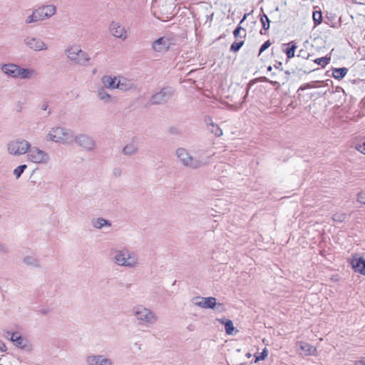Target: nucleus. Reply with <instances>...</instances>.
<instances>
[{"label":"nucleus","instance_id":"obj_50","mask_svg":"<svg viewBox=\"0 0 365 365\" xmlns=\"http://www.w3.org/2000/svg\"><path fill=\"white\" fill-rule=\"evenodd\" d=\"M48 106V103H44L42 105V106H41V109L46 110L47 109Z\"/></svg>","mask_w":365,"mask_h":365},{"label":"nucleus","instance_id":"obj_14","mask_svg":"<svg viewBox=\"0 0 365 365\" xmlns=\"http://www.w3.org/2000/svg\"><path fill=\"white\" fill-rule=\"evenodd\" d=\"M36 9L41 21L51 18L56 13V7L53 4L45 5Z\"/></svg>","mask_w":365,"mask_h":365},{"label":"nucleus","instance_id":"obj_55","mask_svg":"<svg viewBox=\"0 0 365 365\" xmlns=\"http://www.w3.org/2000/svg\"><path fill=\"white\" fill-rule=\"evenodd\" d=\"M247 357H250V356H251V354L248 353V354H247Z\"/></svg>","mask_w":365,"mask_h":365},{"label":"nucleus","instance_id":"obj_20","mask_svg":"<svg viewBox=\"0 0 365 365\" xmlns=\"http://www.w3.org/2000/svg\"><path fill=\"white\" fill-rule=\"evenodd\" d=\"M134 87V84L131 81L120 76H118L116 89H119L122 91H127L133 89Z\"/></svg>","mask_w":365,"mask_h":365},{"label":"nucleus","instance_id":"obj_48","mask_svg":"<svg viewBox=\"0 0 365 365\" xmlns=\"http://www.w3.org/2000/svg\"><path fill=\"white\" fill-rule=\"evenodd\" d=\"M6 349H6L5 344L2 341H0V351L4 352V351H6Z\"/></svg>","mask_w":365,"mask_h":365},{"label":"nucleus","instance_id":"obj_24","mask_svg":"<svg viewBox=\"0 0 365 365\" xmlns=\"http://www.w3.org/2000/svg\"><path fill=\"white\" fill-rule=\"evenodd\" d=\"M138 152V148L137 144L134 143H130L125 145L122 149V153L127 156H132L137 154Z\"/></svg>","mask_w":365,"mask_h":365},{"label":"nucleus","instance_id":"obj_17","mask_svg":"<svg viewBox=\"0 0 365 365\" xmlns=\"http://www.w3.org/2000/svg\"><path fill=\"white\" fill-rule=\"evenodd\" d=\"M19 66L15 63H4L1 65V71L7 76L16 78Z\"/></svg>","mask_w":365,"mask_h":365},{"label":"nucleus","instance_id":"obj_1","mask_svg":"<svg viewBox=\"0 0 365 365\" xmlns=\"http://www.w3.org/2000/svg\"><path fill=\"white\" fill-rule=\"evenodd\" d=\"M111 254L113 262L119 267L134 269L139 266L138 255L127 247L112 249Z\"/></svg>","mask_w":365,"mask_h":365},{"label":"nucleus","instance_id":"obj_43","mask_svg":"<svg viewBox=\"0 0 365 365\" xmlns=\"http://www.w3.org/2000/svg\"><path fill=\"white\" fill-rule=\"evenodd\" d=\"M9 252L8 247L4 244L0 243V253L1 254H7Z\"/></svg>","mask_w":365,"mask_h":365},{"label":"nucleus","instance_id":"obj_9","mask_svg":"<svg viewBox=\"0 0 365 365\" xmlns=\"http://www.w3.org/2000/svg\"><path fill=\"white\" fill-rule=\"evenodd\" d=\"M74 142L86 151L91 152L96 148V141L86 134H78L74 135Z\"/></svg>","mask_w":365,"mask_h":365},{"label":"nucleus","instance_id":"obj_39","mask_svg":"<svg viewBox=\"0 0 365 365\" xmlns=\"http://www.w3.org/2000/svg\"><path fill=\"white\" fill-rule=\"evenodd\" d=\"M297 56L303 59H308L310 56V54L307 52L306 49H301L299 51Z\"/></svg>","mask_w":365,"mask_h":365},{"label":"nucleus","instance_id":"obj_7","mask_svg":"<svg viewBox=\"0 0 365 365\" xmlns=\"http://www.w3.org/2000/svg\"><path fill=\"white\" fill-rule=\"evenodd\" d=\"M26 154L27 160L35 164H46L50 160L48 153L36 146L32 147L31 143Z\"/></svg>","mask_w":365,"mask_h":365},{"label":"nucleus","instance_id":"obj_53","mask_svg":"<svg viewBox=\"0 0 365 365\" xmlns=\"http://www.w3.org/2000/svg\"><path fill=\"white\" fill-rule=\"evenodd\" d=\"M281 66H282V63H281V62H279V63H278L277 66H275V67H276L277 68H279V67H280Z\"/></svg>","mask_w":365,"mask_h":365},{"label":"nucleus","instance_id":"obj_29","mask_svg":"<svg viewBox=\"0 0 365 365\" xmlns=\"http://www.w3.org/2000/svg\"><path fill=\"white\" fill-rule=\"evenodd\" d=\"M26 168L27 165L26 164L19 165L13 170V174L16 179H19Z\"/></svg>","mask_w":365,"mask_h":365},{"label":"nucleus","instance_id":"obj_8","mask_svg":"<svg viewBox=\"0 0 365 365\" xmlns=\"http://www.w3.org/2000/svg\"><path fill=\"white\" fill-rule=\"evenodd\" d=\"M174 94V91L170 87L163 88L159 92L153 94L150 102L152 105H159L166 103Z\"/></svg>","mask_w":365,"mask_h":365},{"label":"nucleus","instance_id":"obj_45","mask_svg":"<svg viewBox=\"0 0 365 365\" xmlns=\"http://www.w3.org/2000/svg\"><path fill=\"white\" fill-rule=\"evenodd\" d=\"M7 334H8L9 336H11L10 339H11V341H13L14 343V339H16V337H18V336H21L18 333H11V332H9V331H7Z\"/></svg>","mask_w":365,"mask_h":365},{"label":"nucleus","instance_id":"obj_31","mask_svg":"<svg viewBox=\"0 0 365 365\" xmlns=\"http://www.w3.org/2000/svg\"><path fill=\"white\" fill-rule=\"evenodd\" d=\"M260 21L262 24V28L264 30H268L269 28L270 21L265 14L260 15Z\"/></svg>","mask_w":365,"mask_h":365},{"label":"nucleus","instance_id":"obj_21","mask_svg":"<svg viewBox=\"0 0 365 365\" xmlns=\"http://www.w3.org/2000/svg\"><path fill=\"white\" fill-rule=\"evenodd\" d=\"M37 75L36 71L32 68H23L19 66L18 72L16 78L30 79Z\"/></svg>","mask_w":365,"mask_h":365},{"label":"nucleus","instance_id":"obj_38","mask_svg":"<svg viewBox=\"0 0 365 365\" xmlns=\"http://www.w3.org/2000/svg\"><path fill=\"white\" fill-rule=\"evenodd\" d=\"M354 148L356 150L365 155V140L363 143H356Z\"/></svg>","mask_w":365,"mask_h":365},{"label":"nucleus","instance_id":"obj_37","mask_svg":"<svg viewBox=\"0 0 365 365\" xmlns=\"http://www.w3.org/2000/svg\"><path fill=\"white\" fill-rule=\"evenodd\" d=\"M296 48L297 46L295 44H293L290 48H288L286 50V55L287 58H292L294 56Z\"/></svg>","mask_w":365,"mask_h":365},{"label":"nucleus","instance_id":"obj_44","mask_svg":"<svg viewBox=\"0 0 365 365\" xmlns=\"http://www.w3.org/2000/svg\"><path fill=\"white\" fill-rule=\"evenodd\" d=\"M205 123H206V125L207 126H212V125H214L215 123H213L212 121V118H210V116H206L205 118Z\"/></svg>","mask_w":365,"mask_h":365},{"label":"nucleus","instance_id":"obj_22","mask_svg":"<svg viewBox=\"0 0 365 365\" xmlns=\"http://www.w3.org/2000/svg\"><path fill=\"white\" fill-rule=\"evenodd\" d=\"M351 264L356 272L365 275V259L363 257L354 258L351 260Z\"/></svg>","mask_w":365,"mask_h":365},{"label":"nucleus","instance_id":"obj_36","mask_svg":"<svg viewBox=\"0 0 365 365\" xmlns=\"http://www.w3.org/2000/svg\"><path fill=\"white\" fill-rule=\"evenodd\" d=\"M25 342H26V339L24 337H22L21 336H18V337H16V339H14L15 345L20 348H24L26 346Z\"/></svg>","mask_w":365,"mask_h":365},{"label":"nucleus","instance_id":"obj_5","mask_svg":"<svg viewBox=\"0 0 365 365\" xmlns=\"http://www.w3.org/2000/svg\"><path fill=\"white\" fill-rule=\"evenodd\" d=\"M30 148V143L24 138H17L9 140L6 149L9 155L15 157H19L26 155L28 149Z\"/></svg>","mask_w":365,"mask_h":365},{"label":"nucleus","instance_id":"obj_23","mask_svg":"<svg viewBox=\"0 0 365 365\" xmlns=\"http://www.w3.org/2000/svg\"><path fill=\"white\" fill-rule=\"evenodd\" d=\"M91 225L94 228L102 229L104 227H110L111 222L103 217L93 218L91 220Z\"/></svg>","mask_w":365,"mask_h":365},{"label":"nucleus","instance_id":"obj_3","mask_svg":"<svg viewBox=\"0 0 365 365\" xmlns=\"http://www.w3.org/2000/svg\"><path fill=\"white\" fill-rule=\"evenodd\" d=\"M133 314L140 326L150 327L158 320L156 314L143 305L138 304L133 308Z\"/></svg>","mask_w":365,"mask_h":365},{"label":"nucleus","instance_id":"obj_16","mask_svg":"<svg viewBox=\"0 0 365 365\" xmlns=\"http://www.w3.org/2000/svg\"><path fill=\"white\" fill-rule=\"evenodd\" d=\"M96 96L105 104L113 103L116 101L115 97L108 93L105 88H99L96 91Z\"/></svg>","mask_w":365,"mask_h":365},{"label":"nucleus","instance_id":"obj_42","mask_svg":"<svg viewBox=\"0 0 365 365\" xmlns=\"http://www.w3.org/2000/svg\"><path fill=\"white\" fill-rule=\"evenodd\" d=\"M241 31H243L245 32L244 37L246 36L245 30L242 28L240 26H238L233 31V35L235 38H237L240 36V33Z\"/></svg>","mask_w":365,"mask_h":365},{"label":"nucleus","instance_id":"obj_41","mask_svg":"<svg viewBox=\"0 0 365 365\" xmlns=\"http://www.w3.org/2000/svg\"><path fill=\"white\" fill-rule=\"evenodd\" d=\"M357 201L365 205V191L360 192L357 195Z\"/></svg>","mask_w":365,"mask_h":365},{"label":"nucleus","instance_id":"obj_32","mask_svg":"<svg viewBox=\"0 0 365 365\" xmlns=\"http://www.w3.org/2000/svg\"><path fill=\"white\" fill-rule=\"evenodd\" d=\"M330 60H331L330 57L324 56V57L316 58L314 61V62L317 63L318 65L322 66V67H324L325 66H327V64L329 63Z\"/></svg>","mask_w":365,"mask_h":365},{"label":"nucleus","instance_id":"obj_46","mask_svg":"<svg viewBox=\"0 0 365 365\" xmlns=\"http://www.w3.org/2000/svg\"><path fill=\"white\" fill-rule=\"evenodd\" d=\"M113 173L115 177H120L121 175L122 171L120 168H115L113 170Z\"/></svg>","mask_w":365,"mask_h":365},{"label":"nucleus","instance_id":"obj_11","mask_svg":"<svg viewBox=\"0 0 365 365\" xmlns=\"http://www.w3.org/2000/svg\"><path fill=\"white\" fill-rule=\"evenodd\" d=\"M24 42L30 49L34 51H41L48 49L47 45L40 38L29 36L24 38Z\"/></svg>","mask_w":365,"mask_h":365},{"label":"nucleus","instance_id":"obj_51","mask_svg":"<svg viewBox=\"0 0 365 365\" xmlns=\"http://www.w3.org/2000/svg\"><path fill=\"white\" fill-rule=\"evenodd\" d=\"M269 83L273 85V86H275L277 84V81H270Z\"/></svg>","mask_w":365,"mask_h":365},{"label":"nucleus","instance_id":"obj_33","mask_svg":"<svg viewBox=\"0 0 365 365\" xmlns=\"http://www.w3.org/2000/svg\"><path fill=\"white\" fill-rule=\"evenodd\" d=\"M209 130L217 137H220L222 135V129L217 124L212 125L211 128H209Z\"/></svg>","mask_w":365,"mask_h":365},{"label":"nucleus","instance_id":"obj_27","mask_svg":"<svg viewBox=\"0 0 365 365\" xmlns=\"http://www.w3.org/2000/svg\"><path fill=\"white\" fill-rule=\"evenodd\" d=\"M37 21H41L39 16H38V13L36 11V9H34L33 11H32V14L29 15L26 20H25V23L27 24H32V23H36Z\"/></svg>","mask_w":365,"mask_h":365},{"label":"nucleus","instance_id":"obj_6","mask_svg":"<svg viewBox=\"0 0 365 365\" xmlns=\"http://www.w3.org/2000/svg\"><path fill=\"white\" fill-rule=\"evenodd\" d=\"M66 53L69 60L79 66H86L90 60L88 54L78 46L75 45L68 47Z\"/></svg>","mask_w":365,"mask_h":365},{"label":"nucleus","instance_id":"obj_10","mask_svg":"<svg viewBox=\"0 0 365 365\" xmlns=\"http://www.w3.org/2000/svg\"><path fill=\"white\" fill-rule=\"evenodd\" d=\"M192 302L195 306L204 309H214L216 306L222 307L221 304H217L216 298L212 297H195L192 298Z\"/></svg>","mask_w":365,"mask_h":365},{"label":"nucleus","instance_id":"obj_26","mask_svg":"<svg viewBox=\"0 0 365 365\" xmlns=\"http://www.w3.org/2000/svg\"><path fill=\"white\" fill-rule=\"evenodd\" d=\"M348 73V68L343 67L334 68L333 70L332 76L336 80L342 79Z\"/></svg>","mask_w":365,"mask_h":365},{"label":"nucleus","instance_id":"obj_54","mask_svg":"<svg viewBox=\"0 0 365 365\" xmlns=\"http://www.w3.org/2000/svg\"><path fill=\"white\" fill-rule=\"evenodd\" d=\"M272 68L270 66L267 68V70L269 71H272Z\"/></svg>","mask_w":365,"mask_h":365},{"label":"nucleus","instance_id":"obj_28","mask_svg":"<svg viewBox=\"0 0 365 365\" xmlns=\"http://www.w3.org/2000/svg\"><path fill=\"white\" fill-rule=\"evenodd\" d=\"M348 218V215L345 212H338L333 215L332 220L336 222H343Z\"/></svg>","mask_w":365,"mask_h":365},{"label":"nucleus","instance_id":"obj_52","mask_svg":"<svg viewBox=\"0 0 365 365\" xmlns=\"http://www.w3.org/2000/svg\"><path fill=\"white\" fill-rule=\"evenodd\" d=\"M247 14H245L244 15V16H243L242 19V20H241V21H240V24H241V23H242V21H243L247 18Z\"/></svg>","mask_w":365,"mask_h":365},{"label":"nucleus","instance_id":"obj_56","mask_svg":"<svg viewBox=\"0 0 365 365\" xmlns=\"http://www.w3.org/2000/svg\"><path fill=\"white\" fill-rule=\"evenodd\" d=\"M220 167H225V166H226V165H220Z\"/></svg>","mask_w":365,"mask_h":365},{"label":"nucleus","instance_id":"obj_15","mask_svg":"<svg viewBox=\"0 0 365 365\" xmlns=\"http://www.w3.org/2000/svg\"><path fill=\"white\" fill-rule=\"evenodd\" d=\"M171 42L170 38L163 36L155 40L153 44V49L158 53L166 52L170 47Z\"/></svg>","mask_w":365,"mask_h":365},{"label":"nucleus","instance_id":"obj_25","mask_svg":"<svg viewBox=\"0 0 365 365\" xmlns=\"http://www.w3.org/2000/svg\"><path fill=\"white\" fill-rule=\"evenodd\" d=\"M23 262L31 267L40 268L41 263L38 259L34 256H26L23 258Z\"/></svg>","mask_w":365,"mask_h":365},{"label":"nucleus","instance_id":"obj_34","mask_svg":"<svg viewBox=\"0 0 365 365\" xmlns=\"http://www.w3.org/2000/svg\"><path fill=\"white\" fill-rule=\"evenodd\" d=\"M312 17H313V20L314 21L315 25H318V24H321L322 20V15L321 11H314Z\"/></svg>","mask_w":365,"mask_h":365},{"label":"nucleus","instance_id":"obj_40","mask_svg":"<svg viewBox=\"0 0 365 365\" xmlns=\"http://www.w3.org/2000/svg\"><path fill=\"white\" fill-rule=\"evenodd\" d=\"M271 46V42L269 40L266 41L260 47L259 55H260L262 52H264L266 49H267Z\"/></svg>","mask_w":365,"mask_h":365},{"label":"nucleus","instance_id":"obj_47","mask_svg":"<svg viewBox=\"0 0 365 365\" xmlns=\"http://www.w3.org/2000/svg\"><path fill=\"white\" fill-rule=\"evenodd\" d=\"M267 353L266 350L264 349V350L262 351V356H259V357H258V356H257V357L256 358L255 361H259V360H260V359H264L267 356Z\"/></svg>","mask_w":365,"mask_h":365},{"label":"nucleus","instance_id":"obj_35","mask_svg":"<svg viewBox=\"0 0 365 365\" xmlns=\"http://www.w3.org/2000/svg\"><path fill=\"white\" fill-rule=\"evenodd\" d=\"M244 41L233 42L230 46V51L232 52L238 51L240 49V48L244 45Z\"/></svg>","mask_w":365,"mask_h":365},{"label":"nucleus","instance_id":"obj_19","mask_svg":"<svg viewBox=\"0 0 365 365\" xmlns=\"http://www.w3.org/2000/svg\"><path fill=\"white\" fill-rule=\"evenodd\" d=\"M298 345L299 346L300 350L302 351V352L299 353L300 354H304L305 356L317 355V348L309 344V343L304 341H299L298 342Z\"/></svg>","mask_w":365,"mask_h":365},{"label":"nucleus","instance_id":"obj_13","mask_svg":"<svg viewBox=\"0 0 365 365\" xmlns=\"http://www.w3.org/2000/svg\"><path fill=\"white\" fill-rule=\"evenodd\" d=\"M86 362L88 365H113V361L103 355H88Z\"/></svg>","mask_w":365,"mask_h":365},{"label":"nucleus","instance_id":"obj_4","mask_svg":"<svg viewBox=\"0 0 365 365\" xmlns=\"http://www.w3.org/2000/svg\"><path fill=\"white\" fill-rule=\"evenodd\" d=\"M48 141L69 145L74 142L73 132L64 127L52 128L46 136Z\"/></svg>","mask_w":365,"mask_h":365},{"label":"nucleus","instance_id":"obj_2","mask_svg":"<svg viewBox=\"0 0 365 365\" xmlns=\"http://www.w3.org/2000/svg\"><path fill=\"white\" fill-rule=\"evenodd\" d=\"M175 155L179 162L183 166L192 170H197L207 165L211 159L210 155H200L193 157L189 151L184 148H177Z\"/></svg>","mask_w":365,"mask_h":365},{"label":"nucleus","instance_id":"obj_18","mask_svg":"<svg viewBox=\"0 0 365 365\" xmlns=\"http://www.w3.org/2000/svg\"><path fill=\"white\" fill-rule=\"evenodd\" d=\"M117 80L118 76L105 75L102 76L101 80L103 84V86L101 88H105V89L115 90L116 89Z\"/></svg>","mask_w":365,"mask_h":365},{"label":"nucleus","instance_id":"obj_49","mask_svg":"<svg viewBox=\"0 0 365 365\" xmlns=\"http://www.w3.org/2000/svg\"><path fill=\"white\" fill-rule=\"evenodd\" d=\"M354 365H365V361H356Z\"/></svg>","mask_w":365,"mask_h":365},{"label":"nucleus","instance_id":"obj_30","mask_svg":"<svg viewBox=\"0 0 365 365\" xmlns=\"http://www.w3.org/2000/svg\"><path fill=\"white\" fill-rule=\"evenodd\" d=\"M222 324H225V331L227 334H232V332L235 329L233 323L231 320L228 319L225 322L221 321Z\"/></svg>","mask_w":365,"mask_h":365},{"label":"nucleus","instance_id":"obj_12","mask_svg":"<svg viewBox=\"0 0 365 365\" xmlns=\"http://www.w3.org/2000/svg\"><path fill=\"white\" fill-rule=\"evenodd\" d=\"M109 29L110 34L115 38L125 41L128 37L126 29L119 22L112 21L110 24Z\"/></svg>","mask_w":365,"mask_h":365}]
</instances>
